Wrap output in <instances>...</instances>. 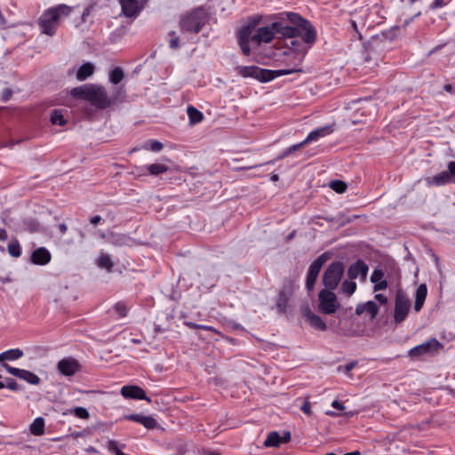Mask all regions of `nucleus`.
Segmentation results:
<instances>
[{
    "instance_id": "obj_38",
    "label": "nucleus",
    "mask_w": 455,
    "mask_h": 455,
    "mask_svg": "<svg viewBox=\"0 0 455 455\" xmlns=\"http://www.w3.org/2000/svg\"><path fill=\"white\" fill-rule=\"evenodd\" d=\"M252 28L246 26L242 28L238 32V42H250L251 40Z\"/></svg>"
},
{
    "instance_id": "obj_24",
    "label": "nucleus",
    "mask_w": 455,
    "mask_h": 455,
    "mask_svg": "<svg viewBox=\"0 0 455 455\" xmlns=\"http://www.w3.org/2000/svg\"><path fill=\"white\" fill-rule=\"evenodd\" d=\"M306 144H307V142L304 140L303 141H301L298 144L292 145V146L289 147L288 148H286L282 154H280L278 156H276L274 160L268 161L265 164H274L275 161L282 160V159L287 157L288 156H290L291 154H292L293 152L300 149Z\"/></svg>"
},
{
    "instance_id": "obj_32",
    "label": "nucleus",
    "mask_w": 455,
    "mask_h": 455,
    "mask_svg": "<svg viewBox=\"0 0 455 455\" xmlns=\"http://www.w3.org/2000/svg\"><path fill=\"white\" fill-rule=\"evenodd\" d=\"M187 113L190 123L193 124L200 123L204 118L202 112L193 106H189L188 108Z\"/></svg>"
},
{
    "instance_id": "obj_41",
    "label": "nucleus",
    "mask_w": 455,
    "mask_h": 455,
    "mask_svg": "<svg viewBox=\"0 0 455 455\" xmlns=\"http://www.w3.org/2000/svg\"><path fill=\"white\" fill-rule=\"evenodd\" d=\"M114 311L119 315V317H124L128 313V307L125 303L119 301L115 304Z\"/></svg>"
},
{
    "instance_id": "obj_22",
    "label": "nucleus",
    "mask_w": 455,
    "mask_h": 455,
    "mask_svg": "<svg viewBox=\"0 0 455 455\" xmlns=\"http://www.w3.org/2000/svg\"><path fill=\"white\" fill-rule=\"evenodd\" d=\"M427 294V288L425 283L420 284L416 291L414 310L419 312L421 310Z\"/></svg>"
},
{
    "instance_id": "obj_17",
    "label": "nucleus",
    "mask_w": 455,
    "mask_h": 455,
    "mask_svg": "<svg viewBox=\"0 0 455 455\" xmlns=\"http://www.w3.org/2000/svg\"><path fill=\"white\" fill-rule=\"evenodd\" d=\"M52 255L45 247L36 249L31 254V262L35 265H46L51 261Z\"/></svg>"
},
{
    "instance_id": "obj_60",
    "label": "nucleus",
    "mask_w": 455,
    "mask_h": 455,
    "mask_svg": "<svg viewBox=\"0 0 455 455\" xmlns=\"http://www.w3.org/2000/svg\"><path fill=\"white\" fill-rule=\"evenodd\" d=\"M101 220V217L100 215H95L93 217H92L90 219V222L91 224H92L93 226H96L98 225Z\"/></svg>"
},
{
    "instance_id": "obj_56",
    "label": "nucleus",
    "mask_w": 455,
    "mask_h": 455,
    "mask_svg": "<svg viewBox=\"0 0 455 455\" xmlns=\"http://www.w3.org/2000/svg\"><path fill=\"white\" fill-rule=\"evenodd\" d=\"M12 94V91L9 88H5L2 92V100L4 101H8Z\"/></svg>"
},
{
    "instance_id": "obj_61",
    "label": "nucleus",
    "mask_w": 455,
    "mask_h": 455,
    "mask_svg": "<svg viewBox=\"0 0 455 455\" xmlns=\"http://www.w3.org/2000/svg\"><path fill=\"white\" fill-rule=\"evenodd\" d=\"M331 406L337 410H339V411H343L345 409V407L343 406L342 403H340L339 401L337 400H334L332 403H331Z\"/></svg>"
},
{
    "instance_id": "obj_40",
    "label": "nucleus",
    "mask_w": 455,
    "mask_h": 455,
    "mask_svg": "<svg viewBox=\"0 0 455 455\" xmlns=\"http://www.w3.org/2000/svg\"><path fill=\"white\" fill-rule=\"evenodd\" d=\"M330 188L333 189L335 192L341 194L347 190V186L342 180H332L330 183Z\"/></svg>"
},
{
    "instance_id": "obj_33",
    "label": "nucleus",
    "mask_w": 455,
    "mask_h": 455,
    "mask_svg": "<svg viewBox=\"0 0 455 455\" xmlns=\"http://www.w3.org/2000/svg\"><path fill=\"white\" fill-rule=\"evenodd\" d=\"M20 379L27 381L31 385H38L40 383V378L32 371L23 370L20 375Z\"/></svg>"
},
{
    "instance_id": "obj_6",
    "label": "nucleus",
    "mask_w": 455,
    "mask_h": 455,
    "mask_svg": "<svg viewBox=\"0 0 455 455\" xmlns=\"http://www.w3.org/2000/svg\"><path fill=\"white\" fill-rule=\"evenodd\" d=\"M88 101L97 108L105 109L115 104V98L110 99L103 86L90 84Z\"/></svg>"
},
{
    "instance_id": "obj_7",
    "label": "nucleus",
    "mask_w": 455,
    "mask_h": 455,
    "mask_svg": "<svg viewBox=\"0 0 455 455\" xmlns=\"http://www.w3.org/2000/svg\"><path fill=\"white\" fill-rule=\"evenodd\" d=\"M332 291L324 288L318 294L319 309L326 315L334 314L339 307L337 296Z\"/></svg>"
},
{
    "instance_id": "obj_45",
    "label": "nucleus",
    "mask_w": 455,
    "mask_h": 455,
    "mask_svg": "<svg viewBox=\"0 0 455 455\" xmlns=\"http://www.w3.org/2000/svg\"><path fill=\"white\" fill-rule=\"evenodd\" d=\"M125 96V90L123 88V86L117 87L115 89V92L112 95V97H109L110 99L115 98V103L116 101L122 100Z\"/></svg>"
},
{
    "instance_id": "obj_23",
    "label": "nucleus",
    "mask_w": 455,
    "mask_h": 455,
    "mask_svg": "<svg viewBox=\"0 0 455 455\" xmlns=\"http://www.w3.org/2000/svg\"><path fill=\"white\" fill-rule=\"evenodd\" d=\"M94 72V66L90 63L86 62L83 64L76 72V79L78 81H84L86 80L88 77H90Z\"/></svg>"
},
{
    "instance_id": "obj_30",
    "label": "nucleus",
    "mask_w": 455,
    "mask_h": 455,
    "mask_svg": "<svg viewBox=\"0 0 455 455\" xmlns=\"http://www.w3.org/2000/svg\"><path fill=\"white\" fill-rule=\"evenodd\" d=\"M146 168L148 173L151 176H158L165 173L169 170V167L164 164H152L148 165Z\"/></svg>"
},
{
    "instance_id": "obj_3",
    "label": "nucleus",
    "mask_w": 455,
    "mask_h": 455,
    "mask_svg": "<svg viewBox=\"0 0 455 455\" xmlns=\"http://www.w3.org/2000/svg\"><path fill=\"white\" fill-rule=\"evenodd\" d=\"M235 71L243 77H252L259 82L267 83L276 77L296 73V68L270 70L256 66H237Z\"/></svg>"
},
{
    "instance_id": "obj_8",
    "label": "nucleus",
    "mask_w": 455,
    "mask_h": 455,
    "mask_svg": "<svg viewBox=\"0 0 455 455\" xmlns=\"http://www.w3.org/2000/svg\"><path fill=\"white\" fill-rule=\"evenodd\" d=\"M411 308V301L407 295L398 290L395 299L394 320L396 323H402L408 315Z\"/></svg>"
},
{
    "instance_id": "obj_44",
    "label": "nucleus",
    "mask_w": 455,
    "mask_h": 455,
    "mask_svg": "<svg viewBox=\"0 0 455 455\" xmlns=\"http://www.w3.org/2000/svg\"><path fill=\"white\" fill-rule=\"evenodd\" d=\"M73 414L79 418V419H86L89 418V412L88 411L84 408V407H76L74 410H73Z\"/></svg>"
},
{
    "instance_id": "obj_28",
    "label": "nucleus",
    "mask_w": 455,
    "mask_h": 455,
    "mask_svg": "<svg viewBox=\"0 0 455 455\" xmlns=\"http://www.w3.org/2000/svg\"><path fill=\"white\" fill-rule=\"evenodd\" d=\"M97 266L100 268L106 269L108 272H111L114 267V262L109 255L101 253L97 259Z\"/></svg>"
},
{
    "instance_id": "obj_52",
    "label": "nucleus",
    "mask_w": 455,
    "mask_h": 455,
    "mask_svg": "<svg viewBox=\"0 0 455 455\" xmlns=\"http://www.w3.org/2000/svg\"><path fill=\"white\" fill-rule=\"evenodd\" d=\"M163 149V144L158 140H152L150 142V150L154 152H158Z\"/></svg>"
},
{
    "instance_id": "obj_12",
    "label": "nucleus",
    "mask_w": 455,
    "mask_h": 455,
    "mask_svg": "<svg viewBox=\"0 0 455 455\" xmlns=\"http://www.w3.org/2000/svg\"><path fill=\"white\" fill-rule=\"evenodd\" d=\"M276 33V28L270 26L259 28L254 35L251 36V41L256 42L258 44L261 43H270Z\"/></svg>"
},
{
    "instance_id": "obj_36",
    "label": "nucleus",
    "mask_w": 455,
    "mask_h": 455,
    "mask_svg": "<svg viewBox=\"0 0 455 455\" xmlns=\"http://www.w3.org/2000/svg\"><path fill=\"white\" fill-rule=\"evenodd\" d=\"M124 74L121 68L117 67L114 68L110 74H109V81L114 84H117L124 79Z\"/></svg>"
},
{
    "instance_id": "obj_55",
    "label": "nucleus",
    "mask_w": 455,
    "mask_h": 455,
    "mask_svg": "<svg viewBox=\"0 0 455 455\" xmlns=\"http://www.w3.org/2000/svg\"><path fill=\"white\" fill-rule=\"evenodd\" d=\"M108 450L117 455V452L122 451L118 447L115 441H109L108 442Z\"/></svg>"
},
{
    "instance_id": "obj_27",
    "label": "nucleus",
    "mask_w": 455,
    "mask_h": 455,
    "mask_svg": "<svg viewBox=\"0 0 455 455\" xmlns=\"http://www.w3.org/2000/svg\"><path fill=\"white\" fill-rule=\"evenodd\" d=\"M332 131L331 130V128L329 126L321 127V128H318L316 130L312 131L307 135V137L305 139V140H306L307 143H308V142L316 140L318 138L323 137V136H325L326 134H329Z\"/></svg>"
},
{
    "instance_id": "obj_21",
    "label": "nucleus",
    "mask_w": 455,
    "mask_h": 455,
    "mask_svg": "<svg viewBox=\"0 0 455 455\" xmlns=\"http://www.w3.org/2000/svg\"><path fill=\"white\" fill-rule=\"evenodd\" d=\"M366 312L370 315L371 318L373 319L378 312H379V307L378 305L373 301H368L364 304H359L355 307V314L360 315Z\"/></svg>"
},
{
    "instance_id": "obj_5",
    "label": "nucleus",
    "mask_w": 455,
    "mask_h": 455,
    "mask_svg": "<svg viewBox=\"0 0 455 455\" xmlns=\"http://www.w3.org/2000/svg\"><path fill=\"white\" fill-rule=\"evenodd\" d=\"M345 270L344 263L334 261L331 263L323 272L322 283L325 289L335 290L343 276Z\"/></svg>"
},
{
    "instance_id": "obj_51",
    "label": "nucleus",
    "mask_w": 455,
    "mask_h": 455,
    "mask_svg": "<svg viewBox=\"0 0 455 455\" xmlns=\"http://www.w3.org/2000/svg\"><path fill=\"white\" fill-rule=\"evenodd\" d=\"M239 44V46L242 50V52L245 55V56H249L250 53H251V49H250V45H249V42H238Z\"/></svg>"
},
{
    "instance_id": "obj_25",
    "label": "nucleus",
    "mask_w": 455,
    "mask_h": 455,
    "mask_svg": "<svg viewBox=\"0 0 455 455\" xmlns=\"http://www.w3.org/2000/svg\"><path fill=\"white\" fill-rule=\"evenodd\" d=\"M90 92V84L75 87L71 90V96L76 99L84 100L88 101Z\"/></svg>"
},
{
    "instance_id": "obj_19",
    "label": "nucleus",
    "mask_w": 455,
    "mask_h": 455,
    "mask_svg": "<svg viewBox=\"0 0 455 455\" xmlns=\"http://www.w3.org/2000/svg\"><path fill=\"white\" fill-rule=\"evenodd\" d=\"M129 420L138 422L148 429H154L157 427V421L152 416H144L140 414H131L126 417Z\"/></svg>"
},
{
    "instance_id": "obj_1",
    "label": "nucleus",
    "mask_w": 455,
    "mask_h": 455,
    "mask_svg": "<svg viewBox=\"0 0 455 455\" xmlns=\"http://www.w3.org/2000/svg\"><path fill=\"white\" fill-rule=\"evenodd\" d=\"M286 18L288 20L293 24L298 26V35L297 37H300L302 39V43L299 40H291V45L296 46L297 52H291L288 56L294 55V68H296V72H300L301 68H299L302 60L307 52V50L315 43L316 41V29L307 20L302 18L298 13L294 12H286Z\"/></svg>"
},
{
    "instance_id": "obj_20",
    "label": "nucleus",
    "mask_w": 455,
    "mask_h": 455,
    "mask_svg": "<svg viewBox=\"0 0 455 455\" xmlns=\"http://www.w3.org/2000/svg\"><path fill=\"white\" fill-rule=\"evenodd\" d=\"M304 315L306 320L313 328L318 331H325L327 329L325 322L319 315H315L312 311L307 310Z\"/></svg>"
},
{
    "instance_id": "obj_16",
    "label": "nucleus",
    "mask_w": 455,
    "mask_h": 455,
    "mask_svg": "<svg viewBox=\"0 0 455 455\" xmlns=\"http://www.w3.org/2000/svg\"><path fill=\"white\" fill-rule=\"evenodd\" d=\"M122 7V12L126 17H134L140 13L143 8V4L139 0H118Z\"/></svg>"
},
{
    "instance_id": "obj_50",
    "label": "nucleus",
    "mask_w": 455,
    "mask_h": 455,
    "mask_svg": "<svg viewBox=\"0 0 455 455\" xmlns=\"http://www.w3.org/2000/svg\"><path fill=\"white\" fill-rule=\"evenodd\" d=\"M5 387L16 391L20 389L19 384L13 379H6L5 380Z\"/></svg>"
},
{
    "instance_id": "obj_46",
    "label": "nucleus",
    "mask_w": 455,
    "mask_h": 455,
    "mask_svg": "<svg viewBox=\"0 0 455 455\" xmlns=\"http://www.w3.org/2000/svg\"><path fill=\"white\" fill-rule=\"evenodd\" d=\"M357 363L356 362H350L345 365H339L337 370L339 372H343L345 374H348L350 371H352L355 366Z\"/></svg>"
},
{
    "instance_id": "obj_11",
    "label": "nucleus",
    "mask_w": 455,
    "mask_h": 455,
    "mask_svg": "<svg viewBox=\"0 0 455 455\" xmlns=\"http://www.w3.org/2000/svg\"><path fill=\"white\" fill-rule=\"evenodd\" d=\"M273 27L276 28V33L282 37L291 38L296 40L298 35V26L291 24L288 19L281 20L279 21L273 22Z\"/></svg>"
},
{
    "instance_id": "obj_58",
    "label": "nucleus",
    "mask_w": 455,
    "mask_h": 455,
    "mask_svg": "<svg viewBox=\"0 0 455 455\" xmlns=\"http://www.w3.org/2000/svg\"><path fill=\"white\" fill-rule=\"evenodd\" d=\"M375 299L381 304L385 305L387 303V299L385 295L378 293L375 295Z\"/></svg>"
},
{
    "instance_id": "obj_53",
    "label": "nucleus",
    "mask_w": 455,
    "mask_h": 455,
    "mask_svg": "<svg viewBox=\"0 0 455 455\" xmlns=\"http://www.w3.org/2000/svg\"><path fill=\"white\" fill-rule=\"evenodd\" d=\"M300 410L307 415H311V403L309 401H305L304 403L301 405Z\"/></svg>"
},
{
    "instance_id": "obj_15",
    "label": "nucleus",
    "mask_w": 455,
    "mask_h": 455,
    "mask_svg": "<svg viewBox=\"0 0 455 455\" xmlns=\"http://www.w3.org/2000/svg\"><path fill=\"white\" fill-rule=\"evenodd\" d=\"M368 270V265L362 259H358L349 266L347 269V276L351 280L359 276L364 280L367 276Z\"/></svg>"
},
{
    "instance_id": "obj_47",
    "label": "nucleus",
    "mask_w": 455,
    "mask_h": 455,
    "mask_svg": "<svg viewBox=\"0 0 455 455\" xmlns=\"http://www.w3.org/2000/svg\"><path fill=\"white\" fill-rule=\"evenodd\" d=\"M169 36H172L170 42H169V46L170 48L173 49V50H176L180 47V44H179V37L176 36V33L175 31H171L169 33Z\"/></svg>"
},
{
    "instance_id": "obj_54",
    "label": "nucleus",
    "mask_w": 455,
    "mask_h": 455,
    "mask_svg": "<svg viewBox=\"0 0 455 455\" xmlns=\"http://www.w3.org/2000/svg\"><path fill=\"white\" fill-rule=\"evenodd\" d=\"M387 287V282L386 280H381L375 283L374 291L385 290Z\"/></svg>"
},
{
    "instance_id": "obj_2",
    "label": "nucleus",
    "mask_w": 455,
    "mask_h": 455,
    "mask_svg": "<svg viewBox=\"0 0 455 455\" xmlns=\"http://www.w3.org/2000/svg\"><path fill=\"white\" fill-rule=\"evenodd\" d=\"M72 9L67 4H59L45 11L39 19V27L44 34L53 36L60 20L68 17Z\"/></svg>"
},
{
    "instance_id": "obj_57",
    "label": "nucleus",
    "mask_w": 455,
    "mask_h": 455,
    "mask_svg": "<svg viewBox=\"0 0 455 455\" xmlns=\"http://www.w3.org/2000/svg\"><path fill=\"white\" fill-rule=\"evenodd\" d=\"M448 169L451 171L452 183L455 184V162L451 161L448 163Z\"/></svg>"
},
{
    "instance_id": "obj_62",
    "label": "nucleus",
    "mask_w": 455,
    "mask_h": 455,
    "mask_svg": "<svg viewBox=\"0 0 455 455\" xmlns=\"http://www.w3.org/2000/svg\"><path fill=\"white\" fill-rule=\"evenodd\" d=\"M291 439V434L290 432H284L283 435L281 436V442L282 443H288Z\"/></svg>"
},
{
    "instance_id": "obj_48",
    "label": "nucleus",
    "mask_w": 455,
    "mask_h": 455,
    "mask_svg": "<svg viewBox=\"0 0 455 455\" xmlns=\"http://www.w3.org/2000/svg\"><path fill=\"white\" fill-rule=\"evenodd\" d=\"M3 366L6 369V371L10 374H12V375H13V376H15V377H17L19 379L20 378V375L22 373L23 369H19V368L12 367V366H10L7 363H3Z\"/></svg>"
},
{
    "instance_id": "obj_18",
    "label": "nucleus",
    "mask_w": 455,
    "mask_h": 455,
    "mask_svg": "<svg viewBox=\"0 0 455 455\" xmlns=\"http://www.w3.org/2000/svg\"><path fill=\"white\" fill-rule=\"evenodd\" d=\"M451 171L447 168V171H443L431 178H427L426 181L428 186H443L448 183H452Z\"/></svg>"
},
{
    "instance_id": "obj_31",
    "label": "nucleus",
    "mask_w": 455,
    "mask_h": 455,
    "mask_svg": "<svg viewBox=\"0 0 455 455\" xmlns=\"http://www.w3.org/2000/svg\"><path fill=\"white\" fill-rule=\"evenodd\" d=\"M281 443V435L275 431L270 432L264 442L266 447H278Z\"/></svg>"
},
{
    "instance_id": "obj_34",
    "label": "nucleus",
    "mask_w": 455,
    "mask_h": 455,
    "mask_svg": "<svg viewBox=\"0 0 455 455\" xmlns=\"http://www.w3.org/2000/svg\"><path fill=\"white\" fill-rule=\"evenodd\" d=\"M50 121L52 124L55 125H64L67 123V120L64 118L61 110L54 109L51 113Z\"/></svg>"
},
{
    "instance_id": "obj_42",
    "label": "nucleus",
    "mask_w": 455,
    "mask_h": 455,
    "mask_svg": "<svg viewBox=\"0 0 455 455\" xmlns=\"http://www.w3.org/2000/svg\"><path fill=\"white\" fill-rule=\"evenodd\" d=\"M295 48H296V46H292V45H291L290 51H289V52H285V60H284V61L286 62V64H287V65H289V66H290V67H289V68H287L286 69H290V68H294V60H295V59H294V55H290V56H288V55H289L291 52H295V53H296V52H297V50H296Z\"/></svg>"
},
{
    "instance_id": "obj_10",
    "label": "nucleus",
    "mask_w": 455,
    "mask_h": 455,
    "mask_svg": "<svg viewBox=\"0 0 455 455\" xmlns=\"http://www.w3.org/2000/svg\"><path fill=\"white\" fill-rule=\"evenodd\" d=\"M442 347V344L436 339H430L418 345L409 351L410 356H421L423 355H434Z\"/></svg>"
},
{
    "instance_id": "obj_4",
    "label": "nucleus",
    "mask_w": 455,
    "mask_h": 455,
    "mask_svg": "<svg viewBox=\"0 0 455 455\" xmlns=\"http://www.w3.org/2000/svg\"><path fill=\"white\" fill-rule=\"evenodd\" d=\"M207 21V14L202 9H196L185 15L180 24L182 31L197 34Z\"/></svg>"
},
{
    "instance_id": "obj_63",
    "label": "nucleus",
    "mask_w": 455,
    "mask_h": 455,
    "mask_svg": "<svg viewBox=\"0 0 455 455\" xmlns=\"http://www.w3.org/2000/svg\"><path fill=\"white\" fill-rule=\"evenodd\" d=\"M8 238V235L5 229L0 228V241H5Z\"/></svg>"
},
{
    "instance_id": "obj_37",
    "label": "nucleus",
    "mask_w": 455,
    "mask_h": 455,
    "mask_svg": "<svg viewBox=\"0 0 455 455\" xmlns=\"http://www.w3.org/2000/svg\"><path fill=\"white\" fill-rule=\"evenodd\" d=\"M356 290V283L354 281L345 280L341 283L340 291L347 294V296H351Z\"/></svg>"
},
{
    "instance_id": "obj_9",
    "label": "nucleus",
    "mask_w": 455,
    "mask_h": 455,
    "mask_svg": "<svg viewBox=\"0 0 455 455\" xmlns=\"http://www.w3.org/2000/svg\"><path fill=\"white\" fill-rule=\"evenodd\" d=\"M328 259V253L324 252L321 254L315 260H314L309 266L306 279V288L308 291H312L314 289L320 270Z\"/></svg>"
},
{
    "instance_id": "obj_64",
    "label": "nucleus",
    "mask_w": 455,
    "mask_h": 455,
    "mask_svg": "<svg viewBox=\"0 0 455 455\" xmlns=\"http://www.w3.org/2000/svg\"><path fill=\"white\" fill-rule=\"evenodd\" d=\"M59 230H60L61 235H64L67 232V230H68L67 225L65 223H60L59 225Z\"/></svg>"
},
{
    "instance_id": "obj_35",
    "label": "nucleus",
    "mask_w": 455,
    "mask_h": 455,
    "mask_svg": "<svg viewBox=\"0 0 455 455\" xmlns=\"http://www.w3.org/2000/svg\"><path fill=\"white\" fill-rule=\"evenodd\" d=\"M8 253L13 258H19L21 255V248L17 239H13L7 245Z\"/></svg>"
},
{
    "instance_id": "obj_13",
    "label": "nucleus",
    "mask_w": 455,
    "mask_h": 455,
    "mask_svg": "<svg viewBox=\"0 0 455 455\" xmlns=\"http://www.w3.org/2000/svg\"><path fill=\"white\" fill-rule=\"evenodd\" d=\"M57 368L61 374L65 376H73L79 371L80 365L76 359L72 357H66L58 363Z\"/></svg>"
},
{
    "instance_id": "obj_59",
    "label": "nucleus",
    "mask_w": 455,
    "mask_h": 455,
    "mask_svg": "<svg viewBox=\"0 0 455 455\" xmlns=\"http://www.w3.org/2000/svg\"><path fill=\"white\" fill-rule=\"evenodd\" d=\"M444 5L443 0H434V2L431 4V9H437L440 7H443Z\"/></svg>"
},
{
    "instance_id": "obj_29",
    "label": "nucleus",
    "mask_w": 455,
    "mask_h": 455,
    "mask_svg": "<svg viewBox=\"0 0 455 455\" xmlns=\"http://www.w3.org/2000/svg\"><path fill=\"white\" fill-rule=\"evenodd\" d=\"M30 432L34 435H42L44 433V420L43 418H36L30 425Z\"/></svg>"
},
{
    "instance_id": "obj_14",
    "label": "nucleus",
    "mask_w": 455,
    "mask_h": 455,
    "mask_svg": "<svg viewBox=\"0 0 455 455\" xmlns=\"http://www.w3.org/2000/svg\"><path fill=\"white\" fill-rule=\"evenodd\" d=\"M121 395L125 398L145 400L151 403V399L146 395L145 391L138 386H124L121 388Z\"/></svg>"
},
{
    "instance_id": "obj_43",
    "label": "nucleus",
    "mask_w": 455,
    "mask_h": 455,
    "mask_svg": "<svg viewBox=\"0 0 455 455\" xmlns=\"http://www.w3.org/2000/svg\"><path fill=\"white\" fill-rule=\"evenodd\" d=\"M288 298L283 292H280L276 307L280 312H284L287 306Z\"/></svg>"
},
{
    "instance_id": "obj_26",
    "label": "nucleus",
    "mask_w": 455,
    "mask_h": 455,
    "mask_svg": "<svg viewBox=\"0 0 455 455\" xmlns=\"http://www.w3.org/2000/svg\"><path fill=\"white\" fill-rule=\"evenodd\" d=\"M23 356V351L20 348H12L0 354V362L5 360L13 361Z\"/></svg>"
},
{
    "instance_id": "obj_39",
    "label": "nucleus",
    "mask_w": 455,
    "mask_h": 455,
    "mask_svg": "<svg viewBox=\"0 0 455 455\" xmlns=\"http://www.w3.org/2000/svg\"><path fill=\"white\" fill-rule=\"evenodd\" d=\"M382 41L379 36H373L371 41L367 43L365 45L366 51L369 52H376L379 48H381Z\"/></svg>"
},
{
    "instance_id": "obj_49",
    "label": "nucleus",
    "mask_w": 455,
    "mask_h": 455,
    "mask_svg": "<svg viewBox=\"0 0 455 455\" xmlns=\"http://www.w3.org/2000/svg\"><path fill=\"white\" fill-rule=\"evenodd\" d=\"M383 276H384V273L382 270L375 269L371 275V283H376L381 281Z\"/></svg>"
}]
</instances>
